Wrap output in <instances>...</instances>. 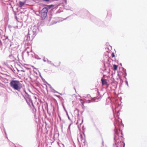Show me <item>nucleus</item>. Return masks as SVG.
<instances>
[{
    "instance_id": "obj_1",
    "label": "nucleus",
    "mask_w": 147,
    "mask_h": 147,
    "mask_svg": "<svg viewBox=\"0 0 147 147\" xmlns=\"http://www.w3.org/2000/svg\"><path fill=\"white\" fill-rule=\"evenodd\" d=\"M10 85L13 89L19 91L21 87V84L18 80H12L10 83Z\"/></svg>"
},
{
    "instance_id": "obj_2",
    "label": "nucleus",
    "mask_w": 147,
    "mask_h": 147,
    "mask_svg": "<svg viewBox=\"0 0 147 147\" xmlns=\"http://www.w3.org/2000/svg\"><path fill=\"white\" fill-rule=\"evenodd\" d=\"M122 137L121 136L119 137L118 134L116 133L115 134L114 140L116 144H118L119 146H122V144H124L123 147L125 146V144L123 142H122Z\"/></svg>"
},
{
    "instance_id": "obj_3",
    "label": "nucleus",
    "mask_w": 147,
    "mask_h": 147,
    "mask_svg": "<svg viewBox=\"0 0 147 147\" xmlns=\"http://www.w3.org/2000/svg\"><path fill=\"white\" fill-rule=\"evenodd\" d=\"M48 11L47 7H45L43 8L41 11V17L42 19H44L47 17Z\"/></svg>"
},
{
    "instance_id": "obj_4",
    "label": "nucleus",
    "mask_w": 147,
    "mask_h": 147,
    "mask_svg": "<svg viewBox=\"0 0 147 147\" xmlns=\"http://www.w3.org/2000/svg\"><path fill=\"white\" fill-rule=\"evenodd\" d=\"M101 81L102 85H107V82L106 81V80L105 79L102 78L101 79Z\"/></svg>"
},
{
    "instance_id": "obj_5",
    "label": "nucleus",
    "mask_w": 147,
    "mask_h": 147,
    "mask_svg": "<svg viewBox=\"0 0 147 147\" xmlns=\"http://www.w3.org/2000/svg\"><path fill=\"white\" fill-rule=\"evenodd\" d=\"M61 64V62L60 61L57 62H55L54 64V65L56 67H58L60 66V64Z\"/></svg>"
},
{
    "instance_id": "obj_6",
    "label": "nucleus",
    "mask_w": 147,
    "mask_h": 147,
    "mask_svg": "<svg viewBox=\"0 0 147 147\" xmlns=\"http://www.w3.org/2000/svg\"><path fill=\"white\" fill-rule=\"evenodd\" d=\"M25 2H23L21 1H19V7H21L23 6L25 4Z\"/></svg>"
},
{
    "instance_id": "obj_7",
    "label": "nucleus",
    "mask_w": 147,
    "mask_h": 147,
    "mask_svg": "<svg viewBox=\"0 0 147 147\" xmlns=\"http://www.w3.org/2000/svg\"><path fill=\"white\" fill-rule=\"evenodd\" d=\"M78 140L80 139V140H81V141H82V140H83V138L82 134H80L78 136Z\"/></svg>"
},
{
    "instance_id": "obj_8",
    "label": "nucleus",
    "mask_w": 147,
    "mask_h": 147,
    "mask_svg": "<svg viewBox=\"0 0 147 147\" xmlns=\"http://www.w3.org/2000/svg\"><path fill=\"white\" fill-rule=\"evenodd\" d=\"M82 122L81 121V120L79 119L78 120L77 122H76V124L78 125H81L82 123Z\"/></svg>"
},
{
    "instance_id": "obj_9",
    "label": "nucleus",
    "mask_w": 147,
    "mask_h": 147,
    "mask_svg": "<svg viewBox=\"0 0 147 147\" xmlns=\"http://www.w3.org/2000/svg\"><path fill=\"white\" fill-rule=\"evenodd\" d=\"M118 67V65H117L115 64L113 65V69L114 71H116L117 69V68Z\"/></svg>"
},
{
    "instance_id": "obj_10",
    "label": "nucleus",
    "mask_w": 147,
    "mask_h": 147,
    "mask_svg": "<svg viewBox=\"0 0 147 147\" xmlns=\"http://www.w3.org/2000/svg\"><path fill=\"white\" fill-rule=\"evenodd\" d=\"M112 57H115V55L113 53H112Z\"/></svg>"
},
{
    "instance_id": "obj_11",
    "label": "nucleus",
    "mask_w": 147,
    "mask_h": 147,
    "mask_svg": "<svg viewBox=\"0 0 147 147\" xmlns=\"http://www.w3.org/2000/svg\"><path fill=\"white\" fill-rule=\"evenodd\" d=\"M82 107L83 109H84V106L83 104H82Z\"/></svg>"
},
{
    "instance_id": "obj_12",
    "label": "nucleus",
    "mask_w": 147,
    "mask_h": 147,
    "mask_svg": "<svg viewBox=\"0 0 147 147\" xmlns=\"http://www.w3.org/2000/svg\"><path fill=\"white\" fill-rule=\"evenodd\" d=\"M44 1H49V0H44Z\"/></svg>"
},
{
    "instance_id": "obj_13",
    "label": "nucleus",
    "mask_w": 147,
    "mask_h": 147,
    "mask_svg": "<svg viewBox=\"0 0 147 147\" xmlns=\"http://www.w3.org/2000/svg\"><path fill=\"white\" fill-rule=\"evenodd\" d=\"M49 111H47V112H48V113H50V112H49Z\"/></svg>"
}]
</instances>
